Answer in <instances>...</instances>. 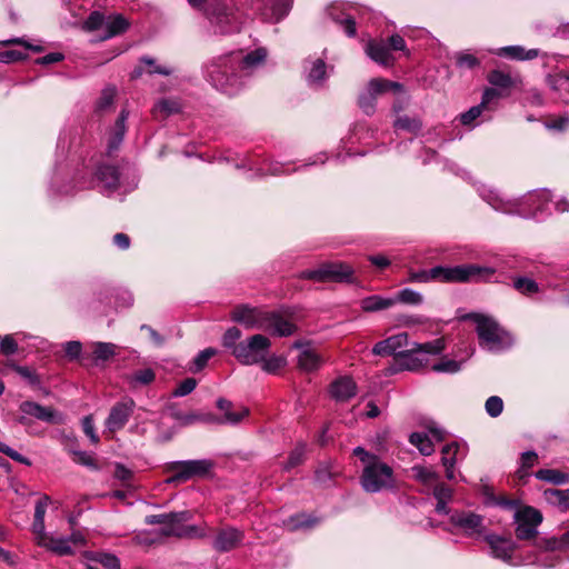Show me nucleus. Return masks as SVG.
<instances>
[{
    "mask_svg": "<svg viewBox=\"0 0 569 569\" xmlns=\"http://www.w3.org/2000/svg\"><path fill=\"white\" fill-rule=\"evenodd\" d=\"M267 50L258 48L246 56L242 52H230L213 58L206 67L207 79L221 92L232 96L242 86L241 74L264 61Z\"/></svg>",
    "mask_w": 569,
    "mask_h": 569,
    "instance_id": "1",
    "label": "nucleus"
},
{
    "mask_svg": "<svg viewBox=\"0 0 569 569\" xmlns=\"http://www.w3.org/2000/svg\"><path fill=\"white\" fill-rule=\"evenodd\" d=\"M408 343V335L399 333L391 336L385 340L377 342L372 348V353L376 356H391L395 353L402 355L408 359L407 368L416 370L427 362L426 356L441 353L446 346L442 339H436L430 342L417 345V348L403 353L401 349Z\"/></svg>",
    "mask_w": 569,
    "mask_h": 569,
    "instance_id": "2",
    "label": "nucleus"
},
{
    "mask_svg": "<svg viewBox=\"0 0 569 569\" xmlns=\"http://www.w3.org/2000/svg\"><path fill=\"white\" fill-rule=\"evenodd\" d=\"M353 455L363 465L360 483L366 492L377 493L396 489L397 481L393 469L383 462L380 457L368 452L362 447H356Z\"/></svg>",
    "mask_w": 569,
    "mask_h": 569,
    "instance_id": "3",
    "label": "nucleus"
},
{
    "mask_svg": "<svg viewBox=\"0 0 569 569\" xmlns=\"http://www.w3.org/2000/svg\"><path fill=\"white\" fill-rule=\"evenodd\" d=\"M495 273V268L476 263L432 268V276L438 277V281L447 283L489 282Z\"/></svg>",
    "mask_w": 569,
    "mask_h": 569,
    "instance_id": "4",
    "label": "nucleus"
},
{
    "mask_svg": "<svg viewBox=\"0 0 569 569\" xmlns=\"http://www.w3.org/2000/svg\"><path fill=\"white\" fill-rule=\"evenodd\" d=\"M466 319L476 323V332L481 347L498 351L511 343L510 335L490 316L482 313H469Z\"/></svg>",
    "mask_w": 569,
    "mask_h": 569,
    "instance_id": "5",
    "label": "nucleus"
},
{
    "mask_svg": "<svg viewBox=\"0 0 569 569\" xmlns=\"http://www.w3.org/2000/svg\"><path fill=\"white\" fill-rule=\"evenodd\" d=\"M193 517L189 510L171 512V518L167 527H161L159 535L163 537H176L179 539H202L208 536L207 523L187 525Z\"/></svg>",
    "mask_w": 569,
    "mask_h": 569,
    "instance_id": "6",
    "label": "nucleus"
},
{
    "mask_svg": "<svg viewBox=\"0 0 569 569\" xmlns=\"http://www.w3.org/2000/svg\"><path fill=\"white\" fill-rule=\"evenodd\" d=\"M543 520L542 513L530 506H523L516 510L513 522L516 525L515 535L518 540L535 542L538 537V528Z\"/></svg>",
    "mask_w": 569,
    "mask_h": 569,
    "instance_id": "7",
    "label": "nucleus"
},
{
    "mask_svg": "<svg viewBox=\"0 0 569 569\" xmlns=\"http://www.w3.org/2000/svg\"><path fill=\"white\" fill-rule=\"evenodd\" d=\"M271 342L262 335H253L238 343L233 350V357L244 366L260 363L268 355Z\"/></svg>",
    "mask_w": 569,
    "mask_h": 569,
    "instance_id": "8",
    "label": "nucleus"
},
{
    "mask_svg": "<svg viewBox=\"0 0 569 569\" xmlns=\"http://www.w3.org/2000/svg\"><path fill=\"white\" fill-rule=\"evenodd\" d=\"M212 467L213 462L209 459L170 462L167 466V470L173 475L167 480V482H184L194 477H204L210 472Z\"/></svg>",
    "mask_w": 569,
    "mask_h": 569,
    "instance_id": "9",
    "label": "nucleus"
},
{
    "mask_svg": "<svg viewBox=\"0 0 569 569\" xmlns=\"http://www.w3.org/2000/svg\"><path fill=\"white\" fill-rule=\"evenodd\" d=\"M353 270L350 266L341 262L323 263L313 270H305L300 273V278L310 279L318 282H348L351 280Z\"/></svg>",
    "mask_w": 569,
    "mask_h": 569,
    "instance_id": "10",
    "label": "nucleus"
},
{
    "mask_svg": "<svg viewBox=\"0 0 569 569\" xmlns=\"http://www.w3.org/2000/svg\"><path fill=\"white\" fill-rule=\"evenodd\" d=\"M136 402L131 398H124L121 401L116 402L104 421L106 431L114 433L124 428L129 419L133 415Z\"/></svg>",
    "mask_w": 569,
    "mask_h": 569,
    "instance_id": "11",
    "label": "nucleus"
},
{
    "mask_svg": "<svg viewBox=\"0 0 569 569\" xmlns=\"http://www.w3.org/2000/svg\"><path fill=\"white\" fill-rule=\"evenodd\" d=\"M19 410L22 416L18 418V422L23 426L28 423V417L47 423H60L63 420L62 416L53 408L41 406L34 401H22L19 406Z\"/></svg>",
    "mask_w": 569,
    "mask_h": 569,
    "instance_id": "12",
    "label": "nucleus"
},
{
    "mask_svg": "<svg viewBox=\"0 0 569 569\" xmlns=\"http://www.w3.org/2000/svg\"><path fill=\"white\" fill-rule=\"evenodd\" d=\"M266 315L267 311L262 309L250 307L249 305H238L232 309L230 318L246 329L262 330L266 327Z\"/></svg>",
    "mask_w": 569,
    "mask_h": 569,
    "instance_id": "13",
    "label": "nucleus"
},
{
    "mask_svg": "<svg viewBox=\"0 0 569 569\" xmlns=\"http://www.w3.org/2000/svg\"><path fill=\"white\" fill-rule=\"evenodd\" d=\"M293 348L299 350L297 366L301 371L312 372L322 366L325 361L323 358L310 343L296 341Z\"/></svg>",
    "mask_w": 569,
    "mask_h": 569,
    "instance_id": "14",
    "label": "nucleus"
},
{
    "mask_svg": "<svg viewBox=\"0 0 569 569\" xmlns=\"http://www.w3.org/2000/svg\"><path fill=\"white\" fill-rule=\"evenodd\" d=\"M450 522L455 527L460 528L468 536L481 533L483 529L482 516L470 511L453 512L450 516Z\"/></svg>",
    "mask_w": 569,
    "mask_h": 569,
    "instance_id": "15",
    "label": "nucleus"
},
{
    "mask_svg": "<svg viewBox=\"0 0 569 569\" xmlns=\"http://www.w3.org/2000/svg\"><path fill=\"white\" fill-rule=\"evenodd\" d=\"M243 537V531L237 528H222L217 532L212 541V547L218 552H228L240 546Z\"/></svg>",
    "mask_w": 569,
    "mask_h": 569,
    "instance_id": "16",
    "label": "nucleus"
},
{
    "mask_svg": "<svg viewBox=\"0 0 569 569\" xmlns=\"http://www.w3.org/2000/svg\"><path fill=\"white\" fill-rule=\"evenodd\" d=\"M485 540L491 549L492 557L513 565L512 555L516 550V543L512 540L493 533L487 535Z\"/></svg>",
    "mask_w": 569,
    "mask_h": 569,
    "instance_id": "17",
    "label": "nucleus"
},
{
    "mask_svg": "<svg viewBox=\"0 0 569 569\" xmlns=\"http://www.w3.org/2000/svg\"><path fill=\"white\" fill-rule=\"evenodd\" d=\"M37 543L58 556H69L73 553V548L67 537H56L46 531L34 537Z\"/></svg>",
    "mask_w": 569,
    "mask_h": 569,
    "instance_id": "18",
    "label": "nucleus"
},
{
    "mask_svg": "<svg viewBox=\"0 0 569 569\" xmlns=\"http://www.w3.org/2000/svg\"><path fill=\"white\" fill-rule=\"evenodd\" d=\"M329 392L336 401L346 402L357 395V385L351 377L342 376L331 382Z\"/></svg>",
    "mask_w": 569,
    "mask_h": 569,
    "instance_id": "19",
    "label": "nucleus"
},
{
    "mask_svg": "<svg viewBox=\"0 0 569 569\" xmlns=\"http://www.w3.org/2000/svg\"><path fill=\"white\" fill-rule=\"evenodd\" d=\"M264 325L263 331L279 337L291 336L296 330V326L291 321L284 319L277 312L267 311Z\"/></svg>",
    "mask_w": 569,
    "mask_h": 569,
    "instance_id": "20",
    "label": "nucleus"
},
{
    "mask_svg": "<svg viewBox=\"0 0 569 569\" xmlns=\"http://www.w3.org/2000/svg\"><path fill=\"white\" fill-rule=\"evenodd\" d=\"M217 407L220 411L223 412V417L221 419L214 417L213 422L238 425L243 418L249 416L248 408L239 407L237 410H233L232 402L224 398L217 400Z\"/></svg>",
    "mask_w": 569,
    "mask_h": 569,
    "instance_id": "21",
    "label": "nucleus"
},
{
    "mask_svg": "<svg viewBox=\"0 0 569 569\" xmlns=\"http://www.w3.org/2000/svg\"><path fill=\"white\" fill-rule=\"evenodd\" d=\"M128 111L126 109L121 110L118 119L116 120L113 127L111 128L108 137V146L107 151L108 154L111 156L113 152H116L120 144L123 141L124 133L127 130L126 121L128 119Z\"/></svg>",
    "mask_w": 569,
    "mask_h": 569,
    "instance_id": "22",
    "label": "nucleus"
},
{
    "mask_svg": "<svg viewBox=\"0 0 569 569\" xmlns=\"http://www.w3.org/2000/svg\"><path fill=\"white\" fill-rule=\"evenodd\" d=\"M532 546L541 552L567 551L569 550V531H566L559 537H540L535 540Z\"/></svg>",
    "mask_w": 569,
    "mask_h": 569,
    "instance_id": "23",
    "label": "nucleus"
},
{
    "mask_svg": "<svg viewBox=\"0 0 569 569\" xmlns=\"http://www.w3.org/2000/svg\"><path fill=\"white\" fill-rule=\"evenodd\" d=\"M441 462L446 469V477L449 480L455 479V465L458 459H462L466 453H460V446L457 442L446 445L441 450Z\"/></svg>",
    "mask_w": 569,
    "mask_h": 569,
    "instance_id": "24",
    "label": "nucleus"
},
{
    "mask_svg": "<svg viewBox=\"0 0 569 569\" xmlns=\"http://www.w3.org/2000/svg\"><path fill=\"white\" fill-rule=\"evenodd\" d=\"M97 179L103 187V192H112L119 184V171L114 166L103 164L97 170Z\"/></svg>",
    "mask_w": 569,
    "mask_h": 569,
    "instance_id": "25",
    "label": "nucleus"
},
{
    "mask_svg": "<svg viewBox=\"0 0 569 569\" xmlns=\"http://www.w3.org/2000/svg\"><path fill=\"white\" fill-rule=\"evenodd\" d=\"M128 28L129 22L122 14L109 16L106 18L104 33L99 37V40L103 41L119 36L126 32Z\"/></svg>",
    "mask_w": 569,
    "mask_h": 569,
    "instance_id": "26",
    "label": "nucleus"
},
{
    "mask_svg": "<svg viewBox=\"0 0 569 569\" xmlns=\"http://www.w3.org/2000/svg\"><path fill=\"white\" fill-rule=\"evenodd\" d=\"M488 82L495 87V89L499 90H508L515 86H517L518 82H520L519 76H511L508 72H505L502 70H492L487 76Z\"/></svg>",
    "mask_w": 569,
    "mask_h": 569,
    "instance_id": "27",
    "label": "nucleus"
},
{
    "mask_svg": "<svg viewBox=\"0 0 569 569\" xmlns=\"http://www.w3.org/2000/svg\"><path fill=\"white\" fill-rule=\"evenodd\" d=\"M328 13L336 23L343 28L348 37L356 36L357 29L355 19L349 13L343 12L340 6H331Z\"/></svg>",
    "mask_w": 569,
    "mask_h": 569,
    "instance_id": "28",
    "label": "nucleus"
},
{
    "mask_svg": "<svg viewBox=\"0 0 569 569\" xmlns=\"http://www.w3.org/2000/svg\"><path fill=\"white\" fill-rule=\"evenodd\" d=\"M396 305V299L378 295L369 296L360 301V307L366 312H377L386 310Z\"/></svg>",
    "mask_w": 569,
    "mask_h": 569,
    "instance_id": "29",
    "label": "nucleus"
},
{
    "mask_svg": "<svg viewBox=\"0 0 569 569\" xmlns=\"http://www.w3.org/2000/svg\"><path fill=\"white\" fill-rule=\"evenodd\" d=\"M366 53L377 63L389 66L392 62V56L383 42L369 41L366 47Z\"/></svg>",
    "mask_w": 569,
    "mask_h": 569,
    "instance_id": "30",
    "label": "nucleus"
},
{
    "mask_svg": "<svg viewBox=\"0 0 569 569\" xmlns=\"http://www.w3.org/2000/svg\"><path fill=\"white\" fill-rule=\"evenodd\" d=\"M171 417L179 422L181 427H187L194 425L197 422H206L213 423L214 416L212 413H201V412H188L184 413L182 411H173Z\"/></svg>",
    "mask_w": 569,
    "mask_h": 569,
    "instance_id": "31",
    "label": "nucleus"
},
{
    "mask_svg": "<svg viewBox=\"0 0 569 569\" xmlns=\"http://www.w3.org/2000/svg\"><path fill=\"white\" fill-rule=\"evenodd\" d=\"M64 448L73 455L74 462L89 467L97 468V463L94 458L88 453L87 451L76 450L74 446L77 445V439L74 437H66L64 438Z\"/></svg>",
    "mask_w": 569,
    "mask_h": 569,
    "instance_id": "32",
    "label": "nucleus"
},
{
    "mask_svg": "<svg viewBox=\"0 0 569 569\" xmlns=\"http://www.w3.org/2000/svg\"><path fill=\"white\" fill-rule=\"evenodd\" d=\"M50 497L49 496H42L36 503L34 508V520L32 523V531L34 533V537L40 535L44 530V516L47 512V508L50 503Z\"/></svg>",
    "mask_w": 569,
    "mask_h": 569,
    "instance_id": "33",
    "label": "nucleus"
},
{
    "mask_svg": "<svg viewBox=\"0 0 569 569\" xmlns=\"http://www.w3.org/2000/svg\"><path fill=\"white\" fill-rule=\"evenodd\" d=\"M535 477L552 485H566L569 482V475L557 469H540L535 473Z\"/></svg>",
    "mask_w": 569,
    "mask_h": 569,
    "instance_id": "34",
    "label": "nucleus"
},
{
    "mask_svg": "<svg viewBox=\"0 0 569 569\" xmlns=\"http://www.w3.org/2000/svg\"><path fill=\"white\" fill-rule=\"evenodd\" d=\"M482 198L497 211H502L506 213L516 212V203L510 200L502 199L495 191H488L487 194L482 196Z\"/></svg>",
    "mask_w": 569,
    "mask_h": 569,
    "instance_id": "35",
    "label": "nucleus"
},
{
    "mask_svg": "<svg viewBox=\"0 0 569 569\" xmlns=\"http://www.w3.org/2000/svg\"><path fill=\"white\" fill-rule=\"evenodd\" d=\"M327 78V66L322 59L312 62V67L308 73L307 80L310 86L319 87Z\"/></svg>",
    "mask_w": 569,
    "mask_h": 569,
    "instance_id": "36",
    "label": "nucleus"
},
{
    "mask_svg": "<svg viewBox=\"0 0 569 569\" xmlns=\"http://www.w3.org/2000/svg\"><path fill=\"white\" fill-rule=\"evenodd\" d=\"M401 84L398 82L385 80V79H372L367 87V92L371 93L375 98H377L378 94L386 92L388 90H401Z\"/></svg>",
    "mask_w": 569,
    "mask_h": 569,
    "instance_id": "37",
    "label": "nucleus"
},
{
    "mask_svg": "<svg viewBox=\"0 0 569 569\" xmlns=\"http://www.w3.org/2000/svg\"><path fill=\"white\" fill-rule=\"evenodd\" d=\"M409 441L411 445L417 447L423 456H430L435 451L433 443L426 433L412 432L409 437Z\"/></svg>",
    "mask_w": 569,
    "mask_h": 569,
    "instance_id": "38",
    "label": "nucleus"
},
{
    "mask_svg": "<svg viewBox=\"0 0 569 569\" xmlns=\"http://www.w3.org/2000/svg\"><path fill=\"white\" fill-rule=\"evenodd\" d=\"M181 109V104L176 99H161L153 108L156 117L161 116L167 118L173 113H178Z\"/></svg>",
    "mask_w": 569,
    "mask_h": 569,
    "instance_id": "39",
    "label": "nucleus"
},
{
    "mask_svg": "<svg viewBox=\"0 0 569 569\" xmlns=\"http://www.w3.org/2000/svg\"><path fill=\"white\" fill-rule=\"evenodd\" d=\"M411 470L413 472L415 479L425 486H432L438 481L439 476L431 468L413 466Z\"/></svg>",
    "mask_w": 569,
    "mask_h": 569,
    "instance_id": "40",
    "label": "nucleus"
},
{
    "mask_svg": "<svg viewBox=\"0 0 569 569\" xmlns=\"http://www.w3.org/2000/svg\"><path fill=\"white\" fill-rule=\"evenodd\" d=\"M501 53L508 56L509 58L517 60H531L538 57V50L531 49L526 51L520 46H510L501 49Z\"/></svg>",
    "mask_w": 569,
    "mask_h": 569,
    "instance_id": "41",
    "label": "nucleus"
},
{
    "mask_svg": "<svg viewBox=\"0 0 569 569\" xmlns=\"http://www.w3.org/2000/svg\"><path fill=\"white\" fill-rule=\"evenodd\" d=\"M513 287L517 291H519L522 295H533L539 291L538 283L533 279L527 277L515 278Z\"/></svg>",
    "mask_w": 569,
    "mask_h": 569,
    "instance_id": "42",
    "label": "nucleus"
},
{
    "mask_svg": "<svg viewBox=\"0 0 569 569\" xmlns=\"http://www.w3.org/2000/svg\"><path fill=\"white\" fill-rule=\"evenodd\" d=\"M393 299H396V303L402 302V303L412 305V306L421 305L423 301V297L421 293H419L412 289H409V288H405V289L400 290L398 292L397 297H395Z\"/></svg>",
    "mask_w": 569,
    "mask_h": 569,
    "instance_id": "43",
    "label": "nucleus"
},
{
    "mask_svg": "<svg viewBox=\"0 0 569 569\" xmlns=\"http://www.w3.org/2000/svg\"><path fill=\"white\" fill-rule=\"evenodd\" d=\"M546 81L553 91L569 90V76L566 73L548 74Z\"/></svg>",
    "mask_w": 569,
    "mask_h": 569,
    "instance_id": "44",
    "label": "nucleus"
},
{
    "mask_svg": "<svg viewBox=\"0 0 569 569\" xmlns=\"http://www.w3.org/2000/svg\"><path fill=\"white\" fill-rule=\"evenodd\" d=\"M218 353L214 348H207L200 351L197 357L193 359L192 366L190 367V371L199 372L201 371L208 363L209 359Z\"/></svg>",
    "mask_w": 569,
    "mask_h": 569,
    "instance_id": "45",
    "label": "nucleus"
},
{
    "mask_svg": "<svg viewBox=\"0 0 569 569\" xmlns=\"http://www.w3.org/2000/svg\"><path fill=\"white\" fill-rule=\"evenodd\" d=\"M286 358L281 356H272L269 358H267L266 356L263 360L260 362L262 370L267 373H277L280 369H282L286 366Z\"/></svg>",
    "mask_w": 569,
    "mask_h": 569,
    "instance_id": "46",
    "label": "nucleus"
},
{
    "mask_svg": "<svg viewBox=\"0 0 569 569\" xmlns=\"http://www.w3.org/2000/svg\"><path fill=\"white\" fill-rule=\"evenodd\" d=\"M550 200V192L548 190H541L535 194H530L528 198V202L535 203L538 202L535 211L532 212V217L537 218L538 212H542L546 210V204Z\"/></svg>",
    "mask_w": 569,
    "mask_h": 569,
    "instance_id": "47",
    "label": "nucleus"
},
{
    "mask_svg": "<svg viewBox=\"0 0 569 569\" xmlns=\"http://www.w3.org/2000/svg\"><path fill=\"white\" fill-rule=\"evenodd\" d=\"M116 353V346L109 342H97L93 348V356L98 360H108Z\"/></svg>",
    "mask_w": 569,
    "mask_h": 569,
    "instance_id": "48",
    "label": "nucleus"
},
{
    "mask_svg": "<svg viewBox=\"0 0 569 569\" xmlns=\"http://www.w3.org/2000/svg\"><path fill=\"white\" fill-rule=\"evenodd\" d=\"M240 337L241 331L237 327L229 328L222 336V346L231 350L232 356L234 348L238 346L237 341L240 339Z\"/></svg>",
    "mask_w": 569,
    "mask_h": 569,
    "instance_id": "49",
    "label": "nucleus"
},
{
    "mask_svg": "<svg viewBox=\"0 0 569 569\" xmlns=\"http://www.w3.org/2000/svg\"><path fill=\"white\" fill-rule=\"evenodd\" d=\"M431 369L436 372L455 373L461 369V362L452 359H442L433 363Z\"/></svg>",
    "mask_w": 569,
    "mask_h": 569,
    "instance_id": "50",
    "label": "nucleus"
},
{
    "mask_svg": "<svg viewBox=\"0 0 569 569\" xmlns=\"http://www.w3.org/2000/svg\"><path fill=\"white\" fill-rule=\"evenodd\" d=\"M306 446L303 443H299L295 447V449L290 452L288 461L284 465V469L290 470L297 466H299L305 457Z\"/></svg>",
    "mask_w": 569,
    "mask_h": 569,
    "instance_id": "51",
    "label": "nucleus"
},
{
    "mask_svg": "<svg viewBox=\"0 0 569 569\" xmlns=\"http://www.w3.org/2000/svg\"><path fill=\"white\" fill-rule=\"evenodd\" d=\"M317 523V520L311 516L300 513L292 516L289 520V526L291 529H300V528H311Z\"/></svg>",
    "mask_w": 569,
    "mask_h": 569,
    "instance_id": "52",
    "label": "nucleus"
},
{
    "mask_svg": "<svg viewBox=\"0 0 569 569\" xmlns=\"http://www.w3.org/2000/svg\"><path fill=\"white\" fill-rule=\"evenodd\" d=\"M485 408L490 417L497 418L503 410V401L498 396H491L487 399Z\"/></svg>",
    "mask_w": 569,
    "mask_h": 569,
    "instance_id": "53",
    "label": "nucleus"
},
{
    "mask_svg": "<svg viewBox=\"0 0 569 569\" xmlns=\"http://www.w3.org/2000/svg\"><path fill=\"white\" fill-rule=\"evenodd\" d=\"M106 18L99 11H93L89 14L88 19L84 21V29L89 31L99 30L104 28Z\"/></svg>",
    "mask_w": 569,
    "mask_h": 569,
    "instance_id": "54",
    "label": "nucleus"
},
{
    "mask_svg": "<svg viewBox=\"0 0 569 569\" xmlns=\"http://www.w3.org/2000/svg\"><path fill=\"white\" fill-rule=\"evenodd\" d=\"M197 380L194 378H187L181 381L177 388L172 391L173 397H184L191 393L197 387Z\"/></svg>",
    "mask_w": 569,
    "mask_h": 569,
    "instance_id": "55",
    "label": "nucleus"
},
{
    "mask_svg": "<svg viewBox=\"0 0 569 569\" xmlns=\"http://www.w3.org/2000/svg\"><path fill=\"white\" fill-rule=\"evenodd\" d=\"M114 97H116V88L108 87V88L103 89L101 92V96L97 102V108L101 111L110 108L113 103Z\"/></svg>",
    "mask_w": 569,
    "mask_h": 569,
    "instance_id": "56",
    "label": "nucleus"
},
{
    "mask_svg": "<svg viewBox=\"0 0 569 569\" xmlns=\"http://www.w3.org/2000/svg\"><path fill=\"white\" fill-rule=\"evenodd\" d=\"M395 127L397 129L416 132L421 129V123L419 120L413 119V118L400 117L395 121Z\"/></svg>",
    "mask_w": 569,
    "mask_h": 569,
    "instance_id": "57",
    "label": "nucleus"
},
{
    "mask_svg": "<svg viewBox=\"0 0 569 569\" xmlns=\"http://www.w3.org/2000/svg\"><path fill=\"white\" fill-rule=\"evenodd\" d=\"M485 110L486 109L480 104L473 106L469 110L460 114V122L463 126H471L473 121L478 119Z\"/></svg>",
    "mask_w": 569,
    "mask_h": 569,
    "instance_id": "58",
    "label": "nucleus"
},
{
    "mask_svg": "<svg viewBox=\"0 0 569 569\" xmlns=\"http://www.w3.org/2000/svg\"><path fill=\"white\" fill-rule=\"evenodd\" d=\"M82 430L93 445H97L99 442L100 439L96 433L94 421L91 415L83 417Z\"/></svg>",
    "mask_w": 569,
    "mask_h": 569,
    "instance_id": "59",
    "label": "nucleus"
},
{
    "mask_svg": "<svg viewBox=\"0 0 569 569\" xmlns=\"http://www.w3.org/2000/svg\"><path fill=\"white\" fill-rule=\"evenodd\" d=\"M375 101L376 98L371 93L365 91L359 96L358 103L362 111L369 116L375 112Z\"/></svg>",
    "mask_w": 569,
    "mask_h": 569,
    "instance_id": "60",
    "label": "nucleus"
},
{
    "mask_svg": "<svg viewBox=\"0 0 569 569\" xmlns=\"http://www.w3.org/2000/svg\"><path fill=\"white\" fill-rule=\"evenodd\" d=\"M433 497L437 501H451L453 497V491L450 487L445 483H435L433 488Z\"/></svg>",
    "mask_w": 569,
    "mask_h": 569,
    "instance_id": "61",
    "label": "nucleus"
},
{
    "mask_svg": "<svg viewBox=\"0 0 569 569\" xmlns=\"http://www.w3.org/2000/svg\"><path fill=\"white\" fill-rule=\"evenodd\" d=\"M457 66L460 68L473 69L479 66L480 61L473 54L460 52L456 58Z\"/></svg>",
    "mask_w": 569,
    "mask_h": 569,
    "instance_id": "62",
    "label": "nucleus"
},
{
    "mask_svg": "<svg viewBox=\"0 0 569 569\" xmlns=\"http://www.w3.org/2000/svg\"><path fill=\"white\" fill-rule=\"evenodd\" d=\"M156 378L154 371L150 368L138 370L132 376V381L140 385H149Z\"/></svg>",
    "mask_w": 569,
    "mask_h": 569,
    "instance_id": "63",
    "label": "nucleus"
},
{
    "mask_svg": "<svg viewBox=\"0 0 569 569\" xmlns=\"http://www.w3.org/2000/svg\"><path fill=\"white\" fill-rule=\"evenodd\" d=\"M98 562L101 563L104 569H120V560L113 553L102 552Z\"/></svg>",
    "mask_w": 569,
    "mask_h": 569,
    "instance_id": "64",
    "label": "nucleus"
}]
</instances>
